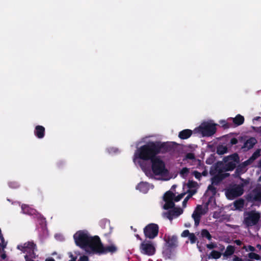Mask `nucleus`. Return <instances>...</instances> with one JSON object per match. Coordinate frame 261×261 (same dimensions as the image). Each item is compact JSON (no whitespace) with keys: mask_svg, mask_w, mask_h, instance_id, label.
<instances>
[{"mask_svg":"<svg viewBox=\"0 0 261 261\" xmlns=\"http://www.w3.org/2000/svg\"><path fill=\"white\" fill-rule=\"evenodd\" d=\"M243 185H234L226 190V196L228 199L232 200L241 196L244 193Z\"/></svg>","mask_w":261,"mask_h":261,"instance_id":"nucleus-5","label":"nucleus"},{"mask_svg":"<svg viewBox=\"0 0 261 261\" xmlns=\"http://www.w3.org/2000/svg\"><path fill=\"white\" fill-rule=\"evenodd\" d=\"M78 261H89V258L86 255H83L80 256Z\"/></svg>","mask_w":261,"mask_h":261,"instance_id":"nucleus-52","label":"nucleus"},{"mask_svg":"<svg viewBox=\"0 0 261 261\" xmlns=\"http://www.w3.org/2000/svg\"><path fill=\"white\" fill-rule=\"evenodd\" d=\"M172 211L175 216H178L182 213V210L180 208L174 207Z\"/></svg>","mask_w":261,"mask_h":261,"instance_id":"nucleus-36","label":"nucleus"},{"mask_svg":"<svg viewBox=\"0 0 261 261\" xmlns=\"http://www.w3.org/2000/svg\"><path fill=\"white\" fill-rule=\"evenodd\" d=\"M136 189L144 193H146L148 190V184L147 182H140L137 186Z\"/></svg>","mask_w":261,"mask_h":261,"instance_id":"nucleus-17","label":"nucleus"},{"mask_svg":"<svg viewBox=\"0 0 261 261\" xmlns=\"http://www.w3.org/2000/svg\"><path fill=\"white\" fill-rule=\"evenodd\" d=\"M45 261H55V260L54 258L50 257V258L46 259Z\"/></svg>","mask_w":261,"mask_h":261,"instance_id":"nucleus-61","label":"nucleus"},{"mask_svg":"<svg viewBox=\"0 0 261 261\" xmlns=\"http://www.w3.org/2000/svg\"><path fill=\"white\" fill-rule=\"evenodd\" d=\"M165 241L169 248H175L177 246V237L176 236H169L165 239Z\"/></svg>","mask_w":261,"mask_h":261,"instance_id":"nucleus-12","label":"nucleus"},{"mask_svg":"<svg viewBox=\"0 0 261 261\" xmlns=\"http://www.w3.org/2000/svg\"><path fill=\"white\" fill-rule=\"evenodd\" d=\"M208 203H207L204 207L201 205H198L195 211L199 212L202 215H205L208 211Z\"/></svg>","mask_w":261,"mask_h":261,"instance_id":"nucleus-20","label":"nucleus"},{"mask_svg":"<svg viewBox=\"0 0 261 261\" xmlns=\"http://www.w3.org/2000/svg\"><path fill=\"white\" fill-rule=\"evenodd\" d=\"M174 216H174V214L173 213V212L172 210H170L169 212H168L167 217L169 220H172Z\"/></svg>","mask_w":261,"mask_h":261,"instance_id":"nucleus-49","label":"nucleus"},{"mask_svg":"<svg viewBox=\"0 0 261 261\" xmlns=\"http://www.w3.org/2000/svg\"><path fill=\"white\" fill-rule=\"evenodd\" d=\"M238 142V139L236 138H232L230 141V143L232 145L237 144Z\"/></svg>","mask_w":261,"mask_h":261,"instance_id":"nucleus-53","label":"nucleus"},{"mask_svg":"<svg viewBox=\"0 0 261 261\" xmlns=\"http://www.w3.org/2000/svg\"><path fill=\"white\" fill-rule=\"evenodd\" d=\"M86 247H89L94 253L100 254V252H102V249H103L102 245L99 237L95 236L93 237H91L89 241L87 244Z\"/></svg>","mask_w":261,"mask_h":261,"instance_id":"nucleus-6","label":"nucleus"},{"mask_svg":"<svg viewBox=\"0 0 261 261\" xmlns=\"http://www.w3.org/2000/svg\"><path fill=\"white\" fill-rule=\"evenodd\" d=\"M261 119V117H255V118L253 119V120H257H257H259V119Z\"/></svg>","mask_w":261,"mask_h":261,"instance_id":"nucleus-63","label":"nucleus"},{"mask_svg":"<svg viewBox=\"0 0 261 261\" xmlns=\"http://www.w3.org/2000/svg\"><path fill=\"white\" fill-rule=\"evenodd\" d=\"M257 141L255 138L251 137L247 140L244 144L243 148H247L248 149L252 148L256 143Z\"/></svg>","mask_w":261,"mask_h":261,"instance_id":"nucleus-16","label":"nucleus"},{"mask_svg":"<svg viewBox=\"0 0 261 261\" xmlns=\"http://www.w3.org/2000/svg\"><path fill=\"white\" fill-rule=\"evenodd\" d=\"M45 127L42 125H37L34 129V135L38 139H42L45 136Z\"/></svg>","mask_w":261,"mask_h":261,"instance_id":"nucleus-13","label":"nucleus"},{"mask_svg":"<svg viewBox=\"0 0 261 261\" xmlns=\"http://www.w3.org/2000/svg\"><path fill=\"white\" fill-rule=\"evenodd\" d=\"M192 133V130L191 129H184L179 133L178 137L182 140L187 139L191 136Z\"/></svg>","mask_w":261,"mask_h":261,"instance_id":"nucleus-14","label":"nucleus"},{"mask_svg":"<svg viewBox=\"0 0 261 261\" xmlns=\"http://www.w3.org/2000/svg\"><path fill=\"white\" fill-rule=\"evenodd\" d=\"M190 198L187 196L184 200V201H182V206L183 207H186V204H187V203L188 202V201L189 200V199H190Z\"/></svg>","mask_w":261,"mask_h":261,"instance_id":"nucleus-54","label":"nucleus"},{"mask_svg":"<svg viewBox=\"0 0 261 261\" xmlns=\"http://www.w3.org/2000/svg\"><path fill=\"white\" fill-rule=\"evenodd\" d=\"M233 261H244V260L242 258H240L236 255H234L233 258Z\"/></svg>","mask_w":261,"mask_h":261,"instance_id":"nucleus-55","label":"nucleus"},{"mask_svg":"<svg viewBox=\"0 0 261 261\" xmlns=\"http://www.w3.org/2000/svg\"><path fill=\"white\" fill-rule=\"evenodd\" d=\"M244 122V118L243 116L238 114L233 118V122L237 126L242 125Z\"/></svg>","mask_w":261,"mask_h":261,"instance_id":"nucleus-21","label":"nucleus"},{"mask_svg":"<svg viewBox=\"0 0 261 261\" xmlns=\"http://www.w3.org/2000/svg\"><path fill=\"white\" fill-rule=\"evenodd\" d=\"M186 157L187 159L193 160L195 159V155L193 153H188Z\"/></svg>","mask_w":261,"mask_h":261,"instance_id":"nucleus-50","label":"nucleus"},{"mask_svg":"<svg viewBox=\"0 0 261 261\" xmlns=\"http://www.w3.org/2000/svg\"><path fill=\"white\" fill-rule=\"evenodd\" d=\"M201 235L202 237L205 238L208 240H211L212 238V237L209 231L205 229H202L201 231Z\"/></svg>","mask_w":261,"mask_h":261,"instance_id":"nucleus-30","label":"nucleus"},{"mask_svg":"<svg viewBox=\"0 0 261 261\" xmlns=\"http://www.w3.org/2000/svg\"><path fill=\"white\" fill-rule=\"evenodd\" d=\"M21 210L23 213L29 215H35L36 212V211L35 209L30 207L28 205L25 204H22Z\"/></svg>","mask_w":261,"mask_h":261,"instance_id":"nucleus-15","label":"nucleus"},{"mask_svg":"<svg viewBox=\"0 0 261 261\" xmlns=\"http://www.w3.org/2000/svg\"><path fill=\"white\" fill-rule=\"evenodd\" d=\"M197 186V182L193 180H189L187 184V186L190 189L195 188Z\"/></svg>","mask_w":261,"mask_h":261,"instance_id":"nucleus-38","label":"nucleus"},{"mask_svg":"<svg viewBox=\"0 0 261 261\" xmlns=\"http://www.w3.org/2000/svg\"><path fill=\"white\" fill-rule=\"evenodd\" d=\"M25 261H34L32 259L30 258L28 255L24 256Z\"/></svg>","mask_w":261,"mask_h":261,"instance_id":"nucleus-59","label":"nucleus"},{"mask_svg":"<svg viewBox=\"0 0 261 261\" xmlns=\"http://www.w3.org/2000/svg\"><path fill=\"white\" fill-rule=\"evenodd\" d=\"M243 223L247 227L256 225L260 218V214L255 211L245 212Z\"/></svg>","mask_w":261,"mask_h":261,"instance_id":"nucleus-3","label":"nucleus"},{"mask_svg":"<svg viewBox=\"0 0 261 261\" xmlns=\"http://www.w3.org/2000/svg\"><path fill=\"white\" fill-rule=\"evenodd\" d=\"M175 195L174 194L170 191H168L166 192L164 196V201H169L173 200L174 199Z\"/></svg>","mask_w":261,"mask_h":261,"instance_id":"nucleus-24","label":"nucleus"},{"mask_svg":"<svg viewBox=\"0 0 261 261\" xmlns=\"http://www.w3.org/2000/svg\"><path fill=\"white\" fill-rule=\"evenodd\" d=\"M69 257L71 258V259L69 261H76V257L73 256L71 253H70Z\"/></svg>","mask_w":261,"mask_h":261,"instance_id":"nucleus-57","label":"nucleus"},{"mask_svg":"<svg viewBox=\"0 0 261 261\" xmlns=\"http://www.w3.org/2000/svg\"><path fill=\"white\" fill-rule=\"evenodd\" d=\"M102 252H100V254H105L108 252L114 253L117 251V247L113 245H111L106 247L103 246V249H102Z\"/></svg>","mask_w":261,"mask_h":261,"instance_id":"nucleus-18","label":"nucleus"},{"mask_svg":"<svg viewBox=\"0 0 261 261\" xmlns=\"http://www.w3.org/2000/svg\"><path fill=\"white\" fill-rule=\"evenodd\" d=\"M206 248L209 249H212L217 248V246L216 244L211 243L210 244H206Z\"/></svg>","mask_w":261,"mask_h":261,"instance_id":"nucleus-47","label":"nucleus"},{"mask_svg":"<svg viewBox=\"0 0 261 261\" xmlns=\"http://www.w3.org/2000/svg\"><path fill=\"white\" fill-rule=\"evenodd\" d=\"M189 172V170L188 168H187V167H184L181 170H180V174L182 176H184V175H186L188 174V173Z\"/></svg>","mask_w":261,"mask_h":261,"instance_id":"nucleus-44","label":"nucleus"},{"mask_svg":"<svg viewBox=\"0 0 261 261\" xmlns=\"http://www.w3.org/2000/svg\"><path fill=\"white\" fill-rule=\"evenodd\" d=\"M227 148L223 145H219L217 148V153L219 155H222L226 153Z\"/></svg>","mask_w":261,"mask_h":261,"instance_id":"nucleus-28","label":"nucleus"},{"mask_svg":"<svg viewBox=\"0 0 261 261\" xmlns=\"http://www.w3.org/2000/svg\"><path fill=\"white\" fill-rule=\"evenodd\" d=\"M151 170L155 175H164L167 173L164 162L159 156L155 158L151 161Z\"/></svg>","mask_w":261,"mask_h":261,"instance_id":"nucleus-2","label":"nucleus"},{"mask_svg":"<svg viewBox=\"0 0 261 261\" xmlns=\"http://www.w3.org/2000/svg\"><path fill=\"white\" fill-rule=\"evenodd\" d=\"M216 125L210 123H204L199 126V129L203 136L210 137L216 132Z\"/></svg>","mask_w":261,"mask_h":261,"instance_id":"nucleus-8","label":"nucleus"},{"mask_svg":"<svg viewBox=\"0 0 261 261\" xmlns=\"http://www.w3.org/2000/svg\"><path fill=\"white\" fill-rule=\"evenodd\" d=\"M10 187L12 188H17L19 187L18 184L16 182L11 181L9 183Z\"/></svg>","mask_w":261,"mask_h":261,"instance_id":"nucleus-46","label":"nucleus"},{"mask_svg":"<svg viewBox=\"0 0 261 261\" xmlns=\"http://www.w3.org/2000/svg\"><path fill=\"white\" fill-rule=\"evenodd\" d=\"M185 226L186 227H190L191 226V224L190 223H186L185 224Z\"/></svg>","mask_w":261,"mask_h":261,"instance_id":"nucleus-62","label":"nucleus"},{"mask_svg":"<svg viewBox=\"0 0 261 261\" xmlns=\"http://www.w3.org/2000/svg\"><path fill=\"white\" fill-rule=\"evenodd\" d=\"M220 123L222 125V126L224 128H228L230 126V124L229 123L227 122L225 120H221V121H220Z\"/></svg>","mask_w":261,"mask_h":261,"instance_id":"nucleus-41","label":"nucleus"},{"mask_svg":"<svg viewBox=\"0 0 261 261\" xmlns=\"http://www.w3.org/2000/svg\"><path fill=\"white\" fill-rule=\"evenodd\" d=\"M18 248L23 252H28L34 254V251L36 250V245L33 241H28L23 244V246H18Z\"/></svg>","mask_w":261,"mask_h":261,"instance_id":"nucleus-10","label":"nucleus"},{"mask_svg":"<svg viewBox=\"0 0 261 261\" xmlns=\"http://www.w3.org/2000/svg\"><path fill=\"white\" fill-rule=\"evenodd\" d=\"M201 215H202L200 214L199 212H197L196 211H194L192 215V217L194 220L195 226H197L199 225Z\"/></svg>","mask_w":261,"mask_h":261,"instance_id":"nucleus-22","label":"nucleus"},{"mask_svg":"<svg viewBox=\"0 0 261 261\" xmlns=\"http://www.w3.org/2000/svg\"><path fill=\"white\" fill-rule=\"evenodd\" d=\"M201 176H207L208 174L207 170L205 169L202 173H201Z\"/></svg>","mask_w":261,"mask_h":261,"instance_id":"nucleus-58","label":"nucleus"},{"mask_svg":"<svg viewBox=\"0 0 261 261\" xmlns=\"http://www.w3.org/2000/svg\"><path fill=\"white\" fill-rule=\"evenodd\" d=\"M221 253L218 251L213 250L208 255V258L218 259L220 258Z\"/></svg>","mask_w":261,"mask_h":261,"instance_id":"nucleus-26","label":"nucleus"},{"mask_svg":"<svg viewBox=\"0 0 261 261\" xmlns=\"http://www.w3.org/2000/svg\"><path fill=\"white\" fill-rule=\"evenodd\" d=\"M207 190L211 191L213 195L216 194L217 192V189L213 185V184L210 185L208 186Z\"/></svg>","mask_w":261,"mask_h":261,"instance_id":"nucleus-39","label":"nucleus"},{"mask_svg":"<svg viewBox=\"0 0 261 261\" xmlns=\"http://www.w3.org/2000/svg\"><path fill=\"white\" fill-rule=\"evenodd\" d=\"M248 256L251 259H255L257 260L260 259V255L254 252L249 253L248 254Z\"/></svg>","mask_w":261,"mask_h":261,"instance_id":"nucleus-33","label":"nucleus"},{"mask_svg":"<svg viewBox=\"0 0 261 261\" xmlns=\"http://www.w3.org/2000/svg\"><path fill=\"white\" fill-rule=\"evenodd\" d=\"M235 248L234 247L231 245H228L225 251L223 253L224 256H229L233 254L234 252Z\"/></svg>","mask_w":261,"mask_h":261,"instance_id":"nucleus-23","label":"nucleus"},{"mask_svg":"<svg viewBox=\"0 0 261 261\" xmlns=\"http://www.w3.org/2000/svg\"><path fill=\"white\" fill-rule=\"evenodd\" d=\"M197 192V190L195 189L194 190H188L187 193H188V196L190 198H191L193 195H194Z\"/></svg>","mask_w":261,"mask_h":261,"instance_id":"nucleus-45","label":"nucleus"},{"mask_svg":"<svg viewBox=\"0 0 261 261\" xmlns=\"http://www.w3.org/2000/svg\"><path fill=\"white\" fill-rule=\"evenodd\" d=\"M173 149V146L170 142L161 141H150L141 146L136 153V155L143 161H151L158 157L159 154L170 152Z\"/></svg>","mask_w":261,"mask_h":261,"instance_id":"nucleus-1","label":"nucleus"},{"mask_svg":"<svg viewBox=\"0 0 261 261\" xmlns=\"http://www.w3.org/2000/svg\"><path fill=\"white\" fill-rule=\"evenodd\" d=\"M245 249L247 251H251V252H253V251H255V248L253 246L251 245H248L247 246V248H246Z\"/></svg>","mask_w":261,"mask_h":261,"instance_id":"nucleus-51","label":"nucleus"},{"mask_svg":"<svg viewBox=\"0 0 261 261\" xmlns=\"http://www.w3.org/2000/svg\"><path fill=\"white\" fill-rule=\"evenodd\" d=\"M185 193H182L176 196H175L174 198V201L176 202H178V201H180L183 198V197L185 196Z\"/></svg>","mask_w":261,"mask_h":261,"instance_id":"nucleus-42","label":"nucleus"},{"mask_svg":"<svg viewBox=\"0 0 261 261\" xmlns=\"http://www.w3.org/2000/svg\"><path fill=\"white\" fill-rule=\"evenodd\" d=\"M159 230V228L158 224L150 223L144 227V233L146 238L153 239L158 236Z\"/></svg>","mask_w":261,"mask_h":261,"instance_id":"nucleus-7","label":"nucleus"},{"mask_svg":"<svg viewBox=\"0 0 261 261\" xmlns=\"http://www.w3.org/2000/svg\"><path fill=\"white\" fill-rule=\"evenodd\" d=\"M223 177H221L219 175L215 176L212 178V184L217 185L223 179Z\"/></svg>","mask_w":261,"mask_h":261,"instance_id":"nucleus-35","label":"nucleus"},{"mask_svg":"<svg viewBox=\"0 0 261 261\" xmlns=\"http://www.w3.org/2000/svg\"><path fill=\"white\" fill-rule=\"evenodd\" d=\"M172 248H169L168 246H167V247L163 250V255L168 258H170L172 254L171 249Z\"/></svg>","mask_w":261,"mask_h":261,"instance_id":"nucleus-31","label":"nucleus"},{"mask_svg":"<svg viewBox=\"0 0 261 261\" xmlns=\"http://www.w3.org/2000/svg\"><path fill=\"white\" fill-rule=\"evenodd\" d=\"M253 199L256 201H261V190L255 189L252 191Z\"/></svg>","mask_w":261,"mask_h":261,"instance_id":"nucleus-19","label":"nucleus"},{"mask_svg":"<svg viewBox=\"0 0 261 261\" xmlns=\"http://www.w3.org/2000/svg\"><path fill=\"white\" fill-rule=\"evenodd\" d=\"M228 161L230 162H233L236 164H238L240 162L239 156L237 153H233L227 158Z\"/></svg>","mask_w":261,"mask_h":261,"instance_id":"nucleus-25","label":"nucleus"},{"mask_svg":"<svg viewBox=\"0 0 261 261\" xmlns=\"http://www.w3.org/2000/svg\"><path fill=\"white\" fill-rule=\"evenodd\" d=\"M244 204V201L242 199L237 200L234 202V206L237 209L243 208Z\"/></svg>","mask_w":261,"mask_h":261,"instance_id":"nucleus-29","label":"nucleus"},{"mask_svg":"<svg viewBox=\"0 0 261 261\" xmlns=\"http://www.w3.org/2000/svg\"><path fill=\"white\" fill-rule=\"evenodd\" d=\"M256 247L259 249V250H260L261 249V245L260 244H257L256 245Z\"/></svg>","mask_w":261,"mask_h":261,"instance_id":"nucleus-64","label":"nucleus"},{"mask_svg":"<svg viewBox=\"0 0 261 261\" xmlns=\"http://www.w3.org/2000/svg\"><path fill=\"white\" fill-rule=\"evenodd\" d=\"M234 243L238 246H241L242 244V241L240 240H236L234 241Z\"/></svg>","mask_w":261,"mask_h":261,"instance_id":"nucleus-56","label":"nucleus"},{"mask_svg":"<svg viewBox=\"0 0 261 261\" xmlns=\"http://www.w3.org/2000/svg\"><path fill=\"white\" fill-rule=\"evenodd\" d=\"M190 233H191L189 232V230L186 229L183 231V232L181 233V236L182 237H189Z\"/></svg>","mask_w":261,"mask_h":261,"instance_id":"nucleus-48","label":"nucleus"},{"mask_svg":"<svg viewBox=\"0 0 261 261\" xmlns=\"http://www.w3.org/2000/svg\"><path fill=\"white\" fill-rule=\"evenodd\" d=\"M260 155V149H258L253 153L248 159V161L253 162L257 158H258Z\"/></svg>","mask_w":261,"mask_h":261,"instance_id":"nucleus-27","label":"nucleus"},{"mask_svg":"<svg viewBox=\"0 0 261 261\" xmlns=\"http://www.w3.org/2000/svg\"><path fill=\"white\" fill-rule=\"evenodd\" d=\"M140 248L142 253L149 256L153 255L155 252V247L149 243H142Z\"/></svg>","mask_w":261,"mask_h":261,"instance_id":"nucleus-9","label":"nucleus"},{"mask_svg":"<svg viewBox=\"0 0 261 261\" xmlns=\"http://www.w3.org/2000/svg\"><path fill=\"white\" fill-rule=\"evenodd\" d=\"M0 239L2 242V244H1V245L2 247V248L4 249V248H5L6 247L7 243V242H5L4 238L2 234H1V235L0 234Z\"/></svg>","mask_w":261,"mask_h":261,"instance_id":"nucleus-43","label":"nucleus"},{"mask_svg":"<svg viewBox=\"0 0 261 261\" xmlns=\"http://www.w3.org/2000/svg\"><path fill=\"white\" fill-rule=\"evenodd\" d=\"M236 165L237 164H236V163L228 161L227 162L223 165L222 169L220 168L218 166H217L216 170L218 171L219 173L223 171H232L236 168Z\"/></svg>","mask_w":261,"mask_h":261,"instance_id":"nucleus-11","label":"nucleus"},{"mask_svg":"<svg viewBox=\"0 0 261 261\" xmlns=\"http://www.w3.org/2000/svg\"><path fill=\"white\" fill-rule=\"evenodd\" d=\"M90 237L87 232L83 230L77 231L73 236L76 245L82 248L86 247Z\"/></svg>","mask_w":261,"mask_h":261,"instance_id":"nucleus-4","label":"nucleus"},{"mask_svg":"<svg viewBox=\"0 0 261 261\" xmlns=\"http://www.w3.org/2000/svg\"><path fill=\"white\" fill-rule=\"evenodd\" d=\"M165 203L164 205V208L165 210H168L170 208H173L174 207V203L173 202V200H169V201H165Z\"/></svg>","mask_w":261,"mask_h":261,"instance_id":"nucleus-32","label":"nucleus"},{"mask_svg":"<svg viewBox=\"0 0 261 261\" xmlns=\"http://www.w3.org/2000/svg\"><path fill=\"white\" fill-rule=\"evenodd\" d=\"M253 162L248 161V159L244 162V164L245 165H248L251 164Z\"/></svg>","mask_w":261,"mask_h":261,"instance_id":"nucleus-60","label":"nucleus"},{"mask_svg":"<svg viewBox=\"0 0 261 261\" xmlns=\"http://www.w3.org/2000/svg\"><path fill=\"white\" fill-rule=\"evenodd\" d=\"M99 225L102 229H105L107 225L110 228V222L106 219H102L99 222Z\"/></svg>","mask_w":261,"mask_h":261,"instance_id":"nucleus-34","label":"nucleus"},{"mask_svg":"<svg viewBox=\"0 0 261 261\" xmlns=\"http://www.w3.org/2000/svg\"><path fill=\"white\" fill-rule=\"evenodd\" d=\"M192 175H193L195 176V177L198 180H200L201 179V174L198 171L196 170L193 171Z\"/></svg>","mask_w":261,"mask_h":261,"instance_id":"nucleus-40","label":"nucleus"},{"mask_svg":"<svg viewBox=\"0 0 261 261\" xmlns=\"http://www.w3.org/2000/svg\"><path fill=\"white\" fill-rule=\"evenodd\" d=\"M189 239L190 241L191 244H194L196 243L197 239L194 233H191L189 236Z\"/></svg>","mask_w":261,"mask_h":261,"instance_id":"nucleus-37","label":"nucleus"}]
</instances>
